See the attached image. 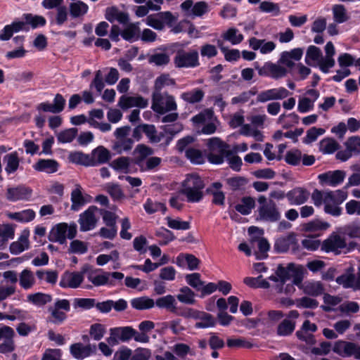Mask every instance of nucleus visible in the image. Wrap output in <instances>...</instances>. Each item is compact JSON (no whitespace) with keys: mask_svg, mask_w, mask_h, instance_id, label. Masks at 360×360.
Wrapping results in <instances>:
<instances>
[{"mask_svg":"<svg viewBox=\"0 0 360 360\" xmlns=\"http://www.w3.org/2000/svg\"><path fill=\"white\" fill-rule=\"evenodd\" d=\"M207 147L210 150L207 155L209 162L221 165L226 159L229 167L235 172H240L243 165L242 159L230 150V146L218 137L209 139Z\"/></svg>","mask_w":360,"mask_h":360,"instance_id":"1","label":"nucleus"},{"mask_svg":"<svg viewBox=\"0 0 360 360\" xmlns=\"http://www.w3.org/2000/svg\"><path fill=\"white\" fill-rule=\"evenodd\" d=\"M134 158L132 162L137 165L141 172H147L155 169L158 167L162 159L159 157H148L153 155L154 150L143 143L138 144L133 152Z\"/></svg>","mask_w":360,"mask_h":360,"instance_id":"2","label":"nucleus"},{"mask_svg":"<svg viewBox=\"0 0 360 360\" xmlns=\"http://www.w3.org/2000/svg\"><path fill=\"white\" fill-rule=\"evenodd\" d=\"M204 187L205 183L199 175L190 174L182 183L181 193L186 196L188 202H198L203 198Z\"/></svg>","mask_w":360,"mask_h":360,"instance_id":"3","label":"nucleus"},{"mask_svg":"<svg viewBox=\"0 0 360 360\" xmlns=\"http://www.w3.org/2000/svg\"><path fill=\"white\" fill-rule=\"evenodd\" d=\"M174 64L176 68H196L200 65L199 53L195 49L186 51L184 49H179L174 57Z\"/></svg>","mask_w":360,"mask_h":360,"instance_id":"4","label":"nucleus"},{"mask_svg":"<svg viewBox=\"0 0 360 360\" xmlns=\"http://www.w3.org/2000/svg\"><path fill=\"white\" fill-rule=\"evenodd\" d=\"M156 93L157 91L153 90L152 94L151 108L155 112L159 115H164L167 112L176 110L177 104L174 96L169 94L168 92L160 91L161 99L160 101H156L155 99V94Z\"/></svg>","mask_w":360,"mask_h":360,"instance_id":"5","label":"nucleus"},{"mask_svg":"<svg viewBox=\"0 0 360 360\" xmlns=\"http://www.w3.org/2000/svg\"><path fill=\"white\" fill-rule=\"evenodd\" d=\"M124 274L118 271L108 272L103 271L102 274H98L95 276H89L88 279L95 286L108 285L110 287L115 286V280L122 281L124 278Z\"/></svg>","mask_w":360,"mask_h":360,"instance_id":"6","label":"nucleus"},{"mask_svg":"<svg viewBox=\"0 0 360 360\" xmlns=\"http://www.w3.org/2000/svg\"><path fill=\"white\" fill-rule=\"evenodd\" d=\"M155 305L159 309H166L167 311L177 316L188 317L190 315L188 314H186V309L183 311L178 309L176 299L174 296L172 295L158 297L155 302Z\"/></svg>","mask_w":360,"mask_h":360,"instance_id":"7","label":"nucleus"},{"mask_svg":"<svg viewBox=\"0 0 360 360\" xmlns=\"http://www.w3.org/2000/svg\"><path fill=\"white\" fill-rule=\"evenodd\" d=\"M32 195V189L25 185L8 188L6 193V199L10 202L29 200Z\"/></svg>","mask_w":360,"mask_h":360,"instance_id":"8","label":"nucleus"},{"mask_svg":"<svg viewBox=\"0 0 360 360\" xmlns=\"http://www.w3.org/2000/svg\"><path fill=\"white\" fill-rule=\"evenodd\" d=\"M186 314H190L187 318H194L200 319V322L195 323V328H207L214 327L216 325V320L214 317L207 312L199 311L193 309H186Z\"/></svg>","mask_w":360,"mask_h":360,"instance_id":"9","label":"nucleus"},{"mask_svg":"<svg viewBox=\"0 0 360 360\" xmlns=\"http://www.w3.org/2000/svg\"><path fill=\"white\" fill-rule=\"evenodd\" d=\"M83 281V272L65 271L61 275L59 285L62 288H77Z\"/></svg>","mask_w":360,"mask_h":360,"instance_id":"10","label":"nucleus"},{"mask_svg":"<svg viewBox=\"0 0 360 360\" xmlns=\"http://www.w3.org/2000/svg\"><path fill=\"white\" fill-rule=\"evenodd\" d=\"M261 220L268 222H276L281 218V214L276 203L270 200L268 205L260 206L258 209Z\"/></svg>","mask_w":360,"mask_h":360,"instance_id":"11","label":"nucleus"},{"mask_svg":"<svg viewBox=\"0 0 360 360\" xmlns=\"http://www.w3.org/2000/svg\"><path fill=\"white\" fill-rule=\"evenodd\" d=\"M53 102V103L42 102L37 106V110L54 114L60 113L64 110L66 101L62 94H56Z\"/></svg>","mask_w":360,"mask_h":360,"instance_id":"12","label":"nucleus"},{"mask_svg":"<svg viewBox=\"0 0 360 360\" xmlns=\"http://www.w3.org/2000/svg\"><path fill=\"white\" fill-rule=\"evenodd\" d=\"M347 247L345 240L337 233H332L321 244V250L326 252H336Z\"/></svg>","mask_w":360,"mask_h":360,"instance_id":"13","label":"nucleus"},{"mask_svg":"<svg viewBox=\"0 0 360 360\" xmlns=\"http://www.w3.org/2000/svg\"><path fill=\"white\" fill-rule=\"evenodd\" d=\"M97 210L98 208L96 206L91 205L80 214L79 219L80 231H87L95 227L96 224L95 212Z\"/></svg>","mask_w":360,"mask_h":360,"instance_id":"14","label":"nucleus"},{"mask_svg":"<svg viewBox=\"0 0 360 360\" xmlns=\"http://www.w3.org/2000/svg\"><path fill=\"white\" fill-rule=\"evenodd\" d=\"M96 346L95 345L88 344L84 345L81 342L74 343L70 347V354L74 358L78 360H82L86 357L95 354Z\"/></svg>","mask_w":360,"mask_h":360,"instance_id":"15","label":"nucleus"},{"mask_svg":"<svg viewBox=\"0 0 360 360\" xmlns=\"http://www.w3.org/2000/svg\"><path fill=\"white\" fill-rule=\"evenodd\" d=\"M310 193L303 187H295L286 193V198L290 205H301L305 203Z\"/></svg>","mask_w":360,"mask_h":360,"instance_id":"16","label":"nucleus"},{"mask_svg":"<svg viewBox=\"0 0 360 360\" xmlns=\"http://www.w3.org/2000/svg\"><path fill=\"white\" fill-rule=\"evenodd\" d=\"M290 92L284 87L271 89L260 92L257 98V102L265 103L271 100H280L286 98Z\"/></svg>","mask_w":360,"mask_h":360,"instance_id":"17","label":"nucleus"},{"mask_svg":"<svg viewBox=\"0 0 360 360\" xmlns=\"http://www.w3.org/2000/svg\"><path fill=\"white\" fill-rule=\"evenodd\" d=\"M345 177V172L342 170H335L321 174L318 176L319 182L330 186H337L342 184Z\"/></svg>","mask_w":360,"mask_h":360,"instance_id":"18","label":"nucleus"},{"mask_svg":"<svg viewBox=\"0 0 360 360\" xmlns=\"http://www.w3.org/2000/svg\"><path fill=\"white\" fill-rule=\"evenodd\" d=\"M298 247L299 245L294 233L289 234L284 238H278L274 245V250L278 253L286 252L290 248L295 250Z\"/></svg>","mask_w":360,"mask_h":360,"instance_id":"19","label":"nucleus"},{"mask_svg":"<svg viewBox=\"0 0 360 360\" xmlns=\"http://www.w3.org/2000/svg\"><path fill=\"white\" fill-rule=\"evenodd\" d=\"M222 188V184L219 181H215L211 184V185L206 188V193L207 195H212V203L214 205L219 207H224L225 205V193L221 191Z\"/></svg>","mask_w":360,"mask_h":360,"instance_id":"20","label":"nucleus"},{"mask_svg":"<svg viewBox=\"0 0 360 360\" xmlns=\"http://www.w3.org/2000/svg\"><path fill=\"white\" fill-rule=\"evenodd\" d=\"M200 264V260L194 255L190 253L181 252L176 258V264L178 266L185 268L187 266L188 269L190 271L198 269Z\"/></svg>","mask_w":360,"mask_h":360,"instance_id":"21","label":"nucleus"},{"mask_svg":"<svg viewBox=\"0 0 360 360\" xmlns=\"http://www.w3.org/2000/svg\"><path fill=\"white\" fill-rule=\"evenodd\" d=\"M68 225L67 223H59L52 227L48 236L51 242L59 243L61 245L66 243V234Z\"/></svg>","mask_w":360,"mask_h":360,"instance_id":"22","label":"nucleus"},{"mask_svg":"<svg viewBox=\"0 0 360 360\" xmlns=\"http://www.w3.org/2000/svg\"><path fill=\"white\" fill-rule=\"evenodd\" d=\"M92 167L108 163L111 159V153L109 150L103 146H99L93 149L90 153Z\"/></svg>","mask_w":360,"mask_h":360,"instance_id":"23","label":"nucleus"},{"mask_svg":"<svg viewBox=\"0 0 360 360\" xmlns=\"http://www.w3.org/2000/svg\"><path fill=\"white\" fill-rule=\"evenodd\" d=\"M105 18L111 23L117 20L123 25L127 24L129 20L128 13L120 11L115 6L107 7L105 8Z\"/></svg>","mask_w":360,"mask_h":360,"instance_id":"24","label":"nucleus"},{"mask_svg":"<svg viewBox=\"0 0 360 360\" xmlns=\"http://www.w3.org/2000/svg\"><path fill=\"white\" fill-rule=\"evenodd\" d=\"M32 167L39 172L53 174L58 170L59 163L54 159H39Z\"/></svg>","mask_w":360,"mask_h":360,"instance_id":"25","label":"nucleus"},{"mask_svg":"<svg viewBox=\"0 0 360 360\" xmlns=\"http://www.w3.org/2000/svg\"><path fill=\"white\" fill-rule=\"evenodd\" d=\"M15 335L14 330L11 327H8L2 335L4 342L0 344V353L7 354L12 352L15 349L13 337Z\"/></svg>","mask_w":360,"mask_h":360,"instance_id":"26","label":"nucleus"},{"mask_svg":"<svg viewBox=\"0 0 360 360\" xmlns=\"http://www.w3.org/2000/svg\"><path fill=\"white\" fill-rule=\"evenodd\" d=\"M176 81L174 79L171 78L169 74H162L158 77L155 80L154 91H157L155 94V99L156 101H160L161 99L160 91L165 86H175Z\"/></svg>","mask_w":360,"mask_h":360,"instance_id":"27","label":"nucleus"},{"mask_svg":"<svg viewBox=\"0 0 360 360\" xmlns=\"http://www.w3.org/2000/svg\"><path fill=\"white\" fill-rule=\"evenodd\" d=\"M4 161L6 162L5 171L7 174H14L20 165V159L16 151L6 154L4 157Z\"/></svg>","mask_w":360,"mask_h":360,"instance_id":"28","label":"nucleus"},{"mask_svg":"<svg viewBox=\"0 0 360 360\" xmlns=\"http://www.w3.org/2000/svg\"><path fill=\"white\" fill-rule=\"evenodd\" d=\"M136 330L130 326L113 328L110 329V335L117 336L122 342H127L134 338Z\"/></svg>","mask_w":360,"mask_h":360,"instance_id":"29","label":"nucleus"},{"mask_svg":"<svg viewBox=\"0 0 360 360\" xmlns=\"http://www.w3.org/2000/svg\"><path fill=\"white\" fill-rule=\"evenodd\" d=\"M70 162L85 167H92L91 155L84 153L82 151H75L70 153L68 156Z\"/></svg>","mask_w":360,"mask_h":360,"instance_id":"30","label":"nucleus"},{"mask_svg":"<svg viewBox=\"0 0 360 360\" xmlns=\"http://www.w3.org/2000/svg\"><path fill=\"white\" fill-rule=\"evenodd\" d=\"M33 272L29 269H23L19 275V284L24 290L31 289L35 284Z\"/></svg>","mask_w":360,"mask_h":360,"instance_id":"31","label":"nucleus"},{"mask_svg":"<svg viewBox=\"0 0 360 360\" xmlns=\"http://www.w3.org/2000/svg\"><path fill=\"white\" fill-rule=\"evenodd\" d=\"M204 96L205 92L199 88H195L191 91H186L181 94L182 100L191 104L200 102Z\"/></svg>","mask_w":360,"mask_h":360,"instance_id":"32","label":"nucleus"},{"mask_svg":"<svg viewBox=\"0 0 360 360\" xmlns=\"http://www.w3.org/2000/svg\"><path fill=\"white\" fill-rule=\"evenodd\" d=\"M242 204L235 205V210L243 215H248L255 207V200L252 197L245 196L241 198Z\"/></svg>","mask_w":360,"mask_h":360,"instance_id":"33","label":"nucleus"},{"mask_svg":"<svg viewBox=\"0 0 360 360\" xmlns=\"http://www.w3.org/2000/svg\"><path fill=\"white\" fill-rule=\"evenodd\" d=\"M295 325V321L285 319L278 325L276 333L278 336H289L294 332Z\"/></svg>","mask_w":360,"mask_h":360,"instance_id":"34","label":"nucleus"},{"mask_svg":"<svg viewBox=\"0 0 360 360\" xmlns=\"http://www.w3.org/2000/svg\"><path fill=\"white\" fill-rule=\"evenodd\" d=\"M27 302L34 305L42 307L52 301V296L43 292H35L30 294L27 297Z\"/></svg>","mask_w":360,"mask_h":360,"instance_id":"35","label":"nucleus"},{"mask_svg":"<svg viewBox=\"0 0 360 360\" xmlns=\"http://www.w3.org/2000/svg\"><path fill=\"white\" fill-rule=\"evenodd\" d=\"M140 30L138 25L129 23L121 32L122 37L129 42L136 41L139 38Z\"/></svg>","mask_w":360,"mask_h":360,"instance_id":"36","label":"nucleus"},{"mask_svg":"<svg viewBox=\"0 0 360 360\" xmlns=\"http://www.w3.org/2000/svg\"><path fill=\"white\" fill-rule=\"evenodd\" d=\"M22 18L26 25H30L32 29L44 27L46 24V20L42 15L24 13Z\"/></svg>","mask_w":360,"mask_h":360,"instance_id":"37","label":"nucleus"},{"mask_svg":"<svg viewBox=\"0 0 360 360\" xmlns=\"http://www.w3.org/2000/svg\"><path fill=\"white\" fill-rule=\"evenodd\" d=\"M36 216L35 212L32 209L24 210L20 212L11 213L9 217L16 221L27 223L32 221Z\"/></svg>","mask_w":360,"mask_h":360,"instance_id":"38","label":"nucleus"},{"mask_svg":"<svg viewBox=\"0 0 360 360\" xmlns=\"http://www.w3.org/2000/svg\"><path fill=\"white\" fill-rule=\"evenodd\" d=\"M131 305L137 310L149 309L155 306V301L148 297H136L131 300Z\"/></svg>","mask_w":360,"mask_h":360,"instance_id":"39","label":"nucleus"},{"mask_svg":"<svg viewBox=\"0 0 360 360\" xmlns=\"http://www.w3.org/2000/svg\"><path fill=\"white\" fill-rule=\"evenodd\" d=\"M180 293L176 295L177 300L184 304H193L195 302V292L188 286H184L179 289Z\"/></svg>","mask_w":360,"mask_h":360,"instance_id":"40","label":"nucleus"},{"mask_svg":"<svg viewBox=\"0 0 360 360\" xmlns=\"http://www.w3.org/2000/svg\"><path fill=\"white\" fill-rule=\"evenodd\" d=\"M185 156L194 165H202L205 162V156L199 149L188 148L185 151Z\"/></svg>","mask_w":360,"mask_h":360,"instance_id":"41","label":"nucleus"},{"mask_svg":"<svg viewBox=\"0 0 360 360\" xmlns=\"http://www.w3.org/2000/svg\"><path fill=\"white\" fill-rule=\"evenodd\" d=\"M70 13L72 18H79L85 15L89 10L86 4L82 1H77L70 4Z\"/></svg>","mask_w":360,"mask_h":360,"instance_id":"42","label":"nucleus"},{"mask_svg":"<svg viewBox=\"0 0 360 360\" xmlns=\"http://www.w3.org/2000/svg\"><path fill=\"white\" fill-rule=\"evenodd\" d=\"M71 209L77 211L79 208L86 204V200L82 195L80 186L74 189L71 193Z\"/></svg>","mask_w":360,"mask_h":360,"instance_id":"43","label":"nucleus"},{"mask_svg":"<svg viewBox=\"0 0 360 360\" xmlns=\"http://www.w3.org/2000/svg\"><path fill=\"white\" fill-rule=\"evenodd\" d=\"M134 144L132 139H117L112 146V149L117 153L122 154L123 152L130 150Z\"/></svg>","mask_w":360,"mask_h":360,"instance_id":"44","label":"nucleus"},{"mask_svg":"<svg viewBox=\"0 0 360 360\" xmlns=\"http://www.w3.org/2000/svg\"><path fill=\"white\" fill-rule=\"evenodd\" d=\"M295 270L294 264L290 263L286 267L279 265L276 271V276L279 278L281 283H285L291 278L292 272Z\"/></svg>","mask_w":360,"mask_h":360,"instance_id":"45","label":"nucleus"},{"mask_svg":"<svg viewBox=\"0 0 360 360\" xmlns=\"http://www.w3.org/2000/svg\"><path fill=\"white\" fill-rule=\"evenodd\" d=\"M342 301V298L339 296L331 295L328 293H325L323 295V302L326 305H321V308L326 312H330L335 309L332 308L331 306H336Z\"/></svg>","mask_w":360,"mask_h":360,"instance_id":"46","label":"nucleus"},{"mask_svg":"<svg viewBox=\"0 0 360 360\" xmlns=\"http://www.w3.org/2000/svg\"><path fill=\"white\" fill-rule=\"evenodd\" d=\"M226 184L232 191H239L245 188L248 184V179L245 177L236 176L226 179Z\"/></svg>","mask_w":360,"mask_h":360,"instance_id":"47","label":"nucleus"},{"mask_svg":"<svg viewBox=\"0 0 360 360\" xmlns=\"http://www.w3.org/2000/svg\"><path fill=\"white\" fill-rule=\"evenodd\" d=\"M322 57L323 56L321 49L316 46L311 45L307 50L305 63L307 65H311L309 62L310 60L313 61H317L319 63Z\"/></svg>","mask_w":360,"mask_h":360,"instance_id":"48","label":"nucleus"},{"mask_svg":"<svg viewBox=\"0 0 360 360\" xmlns=\"http://www.w3.org/2000/svg\"><path fill=\"white\" fill-rule=\"evenodd\" d=\"M347 198V193L342 190H337L335 192L330 191L326 193L324 202L329 200L333 201L337 205H340Z\"/></svg>","mask_w":360,"mask_h":360,"instance_id":"49","label":"nucleus"},{"mask_svg":"<svg viewBox=\"0 0 360 360\" xmlns=\"http://www.w3.org/2000/svg\"><path fill=\"white\" fill-rule=\"evenodd\" d=\"M77 128H70L61 131L57 136L59 143H66L72 142L77 135Z\"/></svg>","mask_w":360,"mask_h":360,"instance_id":"50","label":"nucleus"},{"mask_svg":"<svg viewBox=\"0 0 360 360\" xmlns=\"http://www.w3.org/2000/svg\"><path fill=\"white\" fill-rule=\"evenodd\" d=\"M252 241L258 242L259 255H257L258 259H264L268 257L267 252L270 248L268 240L264 238L252 237Z\"/></svg>","mask_w":360,"mask_h":360,"instance_id":"51","label":"nucleus"},{"mask_svg":"<svg viewBox=\"0 0 360 360\" xmlns=\"http://www.w3.org/2000/svg\"><path fill=\"white\" fill-rule=\"evenodd\" d=\"M333 19L337 23L341 24L348 20L346 9L343 5L335 4L333 7Z\"/></svg>","mask_w":360,"mask_h":360,"instance_id":"52","label":"nucleus"},{"mask_svg":"<svg viewBox=\"0 0 360 360\" xmlns=\"http://www.w3.org/2000/svg\"><path fill=\"white\" fill-rule=\"evenodd\" d=\"M49 311L51 316L49 318V322L55 325H60L67 319L66 312L50 307Z\"/></svg>","mask_w":360,"mask_h":360,"instance_id":"53","label":"nucleus"},{"mask_svg":"<svg viewBox=\"0 0 360 360\" xmlns=\"http://www.w3.org/2000/svg\"><path fill=\"white\" fill-rule=\"evenodd\" d=\"M321 147L323 153L332 154L339 149L340 145L333 139H326L321 141Z\"/></svg>","mask_w":360,"mask_h":360,"instance_id":"54","label":"nucleus"},{"mask_svg":"<svg viewBox=\"0 0 360 360\" xmlns=\"http://www.w3.org/2000/svg\"><path fill=\"white\" fill-rule=\"evenodd\" d=\"M302 159V152L299 149H293L287 151L285 155V161L290 165L297 166Z\"/></svg>","mask_w":360,"mask_h":360,"instance_id":"55","label":"nucleus"},{"mask_svg":"<svg viewBox=\"0 0 360 360\" xmlns=\"http://www.w3.org/2000/svg\"><path fill=\"white\" fill-rule=\"evenodd\" d=\"M259 10L261 12L271 13L274 16H277L280 14V7L278 4L264 1L260 3Z\"/></svg>","mask_w":360,"mask_h":360,"instance_id":"56","label":"nucleus"},{"mask_svg":"<svg viewBox=\"0 0 360 360\" xmlns=\"http://www.w3.org/2000/svg\"><path fill=\"white\" fill-rule=\"evenodd\" d=\"M110 165L115 170L124 171V173H127L130 165V158L124 156L120 157L114 160Z\"/></svg>","mask_w":360,"mask_h":360,"instance_id":"57","label":"nucleus"},{"mask_svg":"<svg viewBox=\"0 0 360 360\" xmlns=\"http://www.w3.org/2000/svg\"><path fill=\"white\" fill-rule=\"evenodd\" d=\"M96 299L94 298H75L73 306L75 309L80 308L83 310H89L94 307Z\"/></svg>","mask_w":360,"mask_h":360,"instance_id":"58","label":"nucleus"},{"mask_svg":"<svg viewBox=\"0 0 360 360\" xmlns=\"http://www.w3.org/2000/svg\"><path fill=\"white\" fill-rule=\"evenodd\" d=\"M226 345L229 348H247L250 349L253 347V344L247 341L244 338H228L226 340Z\"/></svg>","mask_w":360,"mask_h":360,"instance_id":"59","label":"nucleus"},{"mask_svg":"<svg viewBox=\"0 0 360 360\" xmlns=\"http://www.w3.org/2000/svg\"><path fill=\"white\" fill-rule=\"evenodd\" d=\"M304 292L308 295L317 297L323 293L324 288L321 282L309 283L305 286Z\"/></svg>","mask_w":360,"mask_h":360,"instance_id":"60","label":"nucleus"},{"mask_svg":"<svg viewBox=\"0 0 360 360\" xmlns=\"http://www.w3.org/2000/svg\"><path fill=\"white\" fill-rule=\"evenodd\" d=\"M200 278L201 276L199 273L187 274L185 277L186 283L197 291H200L202 285L205 284V282Z\"/></svg>","mask_w":360,"mask_h":360,"instance_id":"61","label":"nucleus"},{"mask_svg":"<svg viewBox=\"0 0 360 360\" xmlns=\"http://www.w3.org/2000/svg\"><path fill=\"white\" fill-rule=\"evenodd\" d=\"M297 307L314 309L318 307L319 302L313 298L304 296L297 299L295 301Z\"/></svg>","mask_w":360,"mask_h":360,"instance_id":"62","label":"nucleus"},{"mask_svg":"<svg viewBox=\"0 0 360 360\" xmlns=\"http://www.w3.org/2000/svg\"><path fill=\"white\" fill-rule=\"evenodd\" d=\"M167 221V226L172 229L175 230H188L191 228L189 221H181L180 219H172L169 217L166 218Z\"/></svg>","mask_w":360,"mask_h":360,"instance_id":"63","label":"nucleus"},{"mask_svg":"<svg viewBox=\"0 0 360 360\" xmlns=\"http://www.w3.org/2000/svg\"><path fill=\"white\" fill-rule=\"evenodd\" d=\"M326 130L323 128L313 127L307 130L305 137L303 139V143L306 144L315 141L318 136L323 134Z\"/></svg>","mask_w":360,"mask_h":360,"instance_id":"64","label":"nucleus"}]
</instances>
